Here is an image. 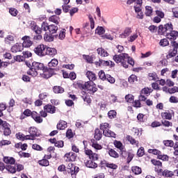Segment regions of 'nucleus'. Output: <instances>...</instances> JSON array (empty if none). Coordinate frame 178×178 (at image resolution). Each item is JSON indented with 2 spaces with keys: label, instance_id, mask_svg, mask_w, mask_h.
I'll list each match as a JSON object with an SVG mask.
<instances>
[{
  "label": "nucleus",
  "instance_id": "f257e3e1",
  "mask_svg": "<svg viewBox=\"0 0 178 178\" xmlns=\"http://www.w3.org/2000/svg\"><path fill=\"white\" fill-rule=\"evenodd\" d=\"M75 86L78 87V88H80V90H88V91L92 94V95H94V94L98 91L97 84L91 81H87L84 83H81V81H77Z\"/></svg>",
  "mask_w": 178,
  "mask_h": 178
},
{
  "label": "nucleus",
  "instance_id": "f03ea898",
  "mask_svg": "<svg viewBox=\"0 0 178 178\" xmlns=\"http://www.w3.org/2000/svg\"><path fill=\"white\" fill-rule=\"evenodd\" d=\"M178 52V43L176 41L171 42V46L166 55V59H172V58L176 57Z\"/></svg>",
  "mask_w": 178,
  "mask_h": 178
},
{
  "label": "nucleus",
  "instance_id": "7ed1b4c3",
  "mask_svg": "<svg viewBox=\"0 0 178 178\" xmlns=\"http://www.w3.org/2000/svg\"><path fill=\"white\" fill-rule=\"evenodd\" d=\"M171 30H173V24L172 23H168L164 25H160L158 29V34L159 35H166L168 37V33H170Z\"/></svg>",
  "mask_w": 178,
  "mask_h": 178
},
{
  "label": "nucleus",
  "instance_id": "20e7f679",
  "mask_svg": "<svg viewBox=\"0 0 178 178\" xmlns=\"http://www.w3.org/2000/svg\"><path fill=\"white\" fill-rule=\"evenodd\" d=\"M127 56H129L127 54H115L113 56V59L115 63H121L123 67H127V64L125 63Z\"/></svg>",
  "mask_w": 178,
  "mask_h": 178
},
{
  "label": "nucleus",
  "instance_id": "39448f33",
  "mask_svg": "<svg viewBox=\"0 0 178 178\" xmlns=\"http://www.w3.org/2000/svg\"><path fill=\"white\" fill-rule=\"evenodd\" d=\"M6 169L8 172L14 175L17 172H22L24 169V166L20 163H15L6 165Z\"/></svg>",
  "mask_w": 178,
  "mask_h": 178
},
{
  "label": "nucleus",
  "instance_id": "423d86ee",
  "mask_svg": "<svg viewBox=\"0 0 178 178\" xmlns=\"http://www.w3.org/2000/svg\"><path fill=\"white\" fill-rule=\"evenodd\" d=\"M31 30L35 33V35L33 36V40L35 41H40V40H42V29L38 25L36 24H33L31 26Z\"/></svg>",
  "mask_w": 178,
  "mask_h": 178
},
{
  "label": "nucleus",
  "instance_id": "0eeeda50",
  "mask_svg": "<svg viewBox=\"0 0 178 178\" xmlns=\"http://www.w3.org/2000/svg\"><path fill=\"white\" fill-rule=\"evenodd\" d=\"M34 52L38 56H45L47 52V45L43 44H38L36 47H35Z\"/></svg>",
  "mask_w": 178,
  "mask_h": 178
},
{
  "label": "nucleus",
  "instance_id": "6e6552de",
  "mask_svg": "<svg viewBox=\"0 0 178 178\" xmlns=\"http://www.w3.org/2000/svg\"><path fill=\"white\" fill-rule=\"evenodd\" d=\"M32 65H33V69L36 70V72H38V70H42L43 73H47V72H49V70H52V68H48L45 67V65L42 63H38V62L34 61L33 63H32Z\"/></svg>",
  "mask_w": 178,
  "mask_h": 178
},
{
  "label": "nucleus",
  "instance_id": "1a4fd4ad",
  "mask_svg": "<svg viewBox=\"0 0 178 178\" xmlns=\"http://www.w3.org/2000/svg\"><path fill=\"white\" fill-rule=\"evenodd\" d=\"M63 159L65 162H75L76 159H77V154L73 152H67L64 156Z\"/></svg>",
  "mask_w": 178,
  "mask_h": 178
},
{
  "label": "nucleus",
  "instance_id": "9d476101",
  "mask_svg": "<svg viewBox=\"0 0 178 178\" xmlns=\"http://www.w3.org/2000/svg\"><path fill=\"white\" fill-rule=\"evenodd\" d=\"M29 135H26L28 140H34L35 137H38V129L35 127H31L29 129Z\"/></svg>",
  "mask_w": 178,
  "mask_h": 178
},
{
  "label": "nucleus",
  "instance_id": "9b49d317",
  "mask_svg": "<svg viewBox=\"0 0 178 178\" xmlns=\"http://www.w3.org/2000/svg\"><path fill=\"white\" fill-rule=\"evenodd\" d=\"M84 152L86 155H87L90 159V161H98L99 159V154L97 153H93L92 150L89 149H85Z\"/></svg>",
  "mask_w": 178,
  "mask_h": 178
},
{
  "label": "nucleus",
  "instance_id": "f8f14e48",
  "mask_svg": "<svg viewBox=\"0 0 178 178\" xmlns=\"http://www.w3.org/2000/svg\"><path fill=\"white\" fill-rule=\"evenodd\" d=\"M162 119L165 120H172V118L175 116V111L172 109L166 110L164 112H162L161 114Z\"/></svg>",
  "mask_w": 178,
  "mask_h": 178
},
{
  "label": "nucleus",
  "instance_id": "ddd939ff",
  "mask_svg": "<svg viewBox=\"0 0 178 178\" xmlns=\"http://www.w3.org/2000/svg\"><path fill=\"white\" fill-rule=\"evenodd\" d=\"M3 129V134L6 136H10L12 134V131L10 130V124L6 121L1 122V125Z\"/></svg>",
  "mask_w": 178,
  "mask_h": 178
},
{
  "label": "nucleus",
  "instance_id": "4468645a",
  "mask_svg": "<svg viewBox=\"0 0 178 178\" xmlns=\"http://www.w3.org/2000/svg\"><path fill=\"white\" fill-rule=\"evenodd\" d=\"M151 162L152 163V165H154V166H156L154 168V170L155 172H156L157 174H161V170H162V162L159 160H156V159H152Z\"/></svg>",
  "mask_w": 178,
  "mask_h": 178
},
{
  "label": "nucleus",
  "instance_id": "2eb2a0df",
  "mask_svg": "<svg viewBox=\"0 0 178 178\" xmlns=\"http://www.w3.org/2000/svg\"><path fill=\"white\" fill-rule=\"evenodd\" d=\"M22 40H24L22 44L23 48H30V47L33 45V41L30 40V36L25 35L22 38Z\"/></svg>",
  "mask_w": 178,
  "mask_h": 178
},
{
  "label": "nucleus",
  "instance_id": "dca6fc26",
  "mask_svg": "<svg viewBox=\"0 0 178 178\" xmlns=\"http://www.w3.org/2000/svg\"><path fill=\"white\" fill-rule=\"evenodd\" d=\"M24 47L21 43H16L13 46H12L10 51L13 54H17V52H22L23 51Z\"/></svg>",
  "mask_w": 178,
  "mask_h": 178
},
{
  "label": "nucleus",
  "instance_id": "f3484780",
  "mask_svg": "<svg viewBox=\"0 0 178 178\" xmlns=\"http://www.w3.org/2000/svg\"><path fill=\"white\" fill-rule=\"evenodd\" d=\"M57 54L58 50H56V49L47 47L45 56L48 55L49 56L54 58V56H55V55H56Z\"/></svg>",
  "mask_w": 178,
  "mask_h": 178
},
{
  "label": "nucleus",
  "instance_id": "a211bd4d",
  "mask_svg": "<svg viewBox=\"0 0 178 178\" xmlns=\"http://www.w3.org/2000/svg\"><path fill=\"white\" fill-rule=\"evenodd\" d=\"M133 33V30L130 27H126L122 33L120 35V38H127Z\"/></svg>",
  "mask_w": 178,
  "mask_h": 178
},
{
  "label": "nucleus",
  "instance_id": "6ab92c4d",
  "mask_svg": "<svg viewBox=\"0 0 178 178\" xmlns=\"http://www.w3.org/2000/svg\"><path fill=\"white\" fill-rule=\"evenodd\" d=\"M97 53L101 58H106V56H109V53L102 47L97 48Z\"/></svg>",
  "mask_w": 178,
  "mask_h": 178
},
{
  "label": "nucleus",
  "instance_id": "aec40b11",
  "mask_svg": "<svg viewBox=\"0 0 178 178\" xmlns=\"http://www.w3.org/2000/svg\"><path fill=\"white\" fill-rule=\"evenodd\" d=\"M44 110L47 112V113L54 114L56 112V107L52 106L51 104H47L44 106Z\"/></svg>",
  "mask_w": 178,
  "mask_h": 178
},
{
  "label": "nucleus",
  "instance_id": "412c9836",
  "mask_svg": "<svg viewBox=\"0 0 178 178\" xmlns=\"http://www.w3.org/2000/svg\"><path fill=\"white\" fill-rule=\"evenodd\" d=\"M86 76L90 80L88 81H90V83H94L97 80V75L92 71L86 72Z\"/></svg>",
  "mask_w": 178,
  "mask_h": 178
},
{
  "label": "nucleus",
  "instance_id": "4be33fe9",
  "mask_svg": "<svg viewBox=\"0 0 178 178\" xmlns=\"http://www.w3.org/2000/svg\"><path fill=\"white\" fill-rule=\"evenodd\" d=\"M96 67H99L101 66H111L109 60H104L102 59H99V61L95 62Z\"/></svg>",
  "mask_w": 178,
  "mask_h": 178
},
{
  "label": "nucleus",
  "instance_id": "5701e85b",
  "mask_svg": "<svg viewBox=\"0 0 178 178\" xmlns=\"http://www.w3.org/2000/svg\"><path fill=\"white\" fill-rule=\"evenodd\" d=\"M86 168H90V169H97L98 168V164L95 163L94 160H88L85 163Z\"/></svg>",
  "mask_w": 178,
  "mask_h": 178
},
{
  "label": "nucleus",
  "instance_id": "b1692460",
  "mask_svg": "<svg viewBox=\"0 0 178 178\" xmlns=\"http://www.w3.org/2000/svg\"><path fill=\"white\" fill-rule=\"evenodd\" d=\"M126 140L129 143V144H131V145H136V147H138V144H140L138 140H135L134 138L130 135H127Z\"/></svg>",
  "mask_w": 178,
  "mask_h": 178
},
{
  "label": "nucleus",
  "instance_id": "393cba45",
  "mask_svg": "<svg viewBox=\"0 0 178 178\" xmlns=\"http://www.w3.org/2000/svg\"><path fill=\"white\" fill-rule=\"evenodd\" d=\"M66 127H67V122L62 120H60L56 125V129L58 130H65Z\"/></svg>",
  "mask_w": 178,
  "mask_h": 178
},
{
  "label": "nucleus",
  "instance_id": "a878e982",
  "mask_svg": "<svg viewBox=\"0 0 178 178\" xmlns=\"http://www.w3.org/2000/svg\"><path fill=\"white\" fill-rule=\"evenodd\" d=\"M3 161L7 165H15L16 163V159L10 156H4Z\"/></svg>",
  "mask_w": 178,
  "mask_h": 178
},
{
  "label": "nucleus",
  "instance_id": "bb28decb",
  "mask_svg": "<svg viewBox=\"0 0 178 178\" xmlns=\"http://www.w3.org/2000/svg\"><path fill=\"white\" fill-rule=\"evenodd\" d=\"M4 42L7 45H10L15 44V36L12 35H8L4 38Z\"/></svg>",
  "mask_w": 178,
  "mask_h": 178
},
{
  "label": "nucleus",
  "instance_id": "cd10ccee",
  "mask_svg": "<svg viewBox=\"0 0 178 178\" xmlns=\"http://www.w3.org/2000/svg\"><path fill=\"white\" fill-rule=\"evenodd\" d=\"M167 37L170 40H176L178 37V31L171 29V31L168 32Z\"/></svg>",
  "mask_w": 178,
  "mask_h": 178
},
{
  "label": "nucleus",
  "instance_id": "c85d7f7f",
  "mask_svg": "<svg viewBox=\"0 0 178 178\" xmlns=\"http://www.w3.org/2000/svg\"><path fill=\"white\" fill-rule=\"evenodd\" d=\"M94 138L96 141H99L102 138V131L98 128L95 130Z\"/></svg>",
  "mask_w": 178,
  "mask_h": 178
},
{
  "label": "nucleus",
  "instance_id": "c756f323",
  "mask_svg": "<svg viewBox=\"0 0 178 178\" xmlns=\"http://www.w3.org/2000/svg\"><path fill=\"white\" fill-rule=\"evenodd\" d=\"M160 174H157L159 176H164V177H172L173 176V172L169 171L168 170H161Z\"/></svg>",
  "mask_w": 178,
  "mask_h": 178
},
{
  "label": "nucleus",
  "instance_id": "7c9ffc66",
  "mask_svg": "<svg viewBox=\"0 0 178 178\" xmlns=\"http://www.w3.org/2000/svg\"><path fill=\"white\" fill-rule=\"evenodd\" d=\"M27 74L32 76V77H37L38 76V72L34 69V66L32 65L29 70L27 71Z\"/></svg>",
  "mask_w": 178,
  "mask_h": 178
},
{
  "label": "nucleus",
  "instance_id": "2f4dec72",
  "mask_svg": "<svg viewBox=\"0 0 178 178\" xmlns=\"http://www.w3.org/2000/svg\"><path fill=\"white\" fill-rule=\"evenodd\" d=\"M53 92L54 94H63L65 88H62V86H55L53 87Z\"/></svg>",
  "mask_w": 178,
  "mask_h": 178
},
{
  "label": "nucleus",
  "instance_id": "473e14b6",
  "mask_svg": "<svg viewBox=\"0 0 178 178\" xmlns=\"http://www.w3.org/2000/svg\"><path fill=\"white\" fill-rule=\"evenodd\" d=\"M49 22H51L55 24H59L60 22V17H59V16L58 15H51L49 17Z\"/></svg>",
  "mask_w": 178,
  "mask_h": 178
},
{
  "label": "nucleus",
  "instance_id": "72a5a7b5",
  "mask_svg": "<svg viewBox=\"0 0 178 178\" xmlns=\"http://www.w3.org/2000/svg\"><path fill=\"white\" fill-rule=\"evenodd\" d=\"M148 79L150 81H159V77H158V74L156 72H151L148 74Z\"/></svg>",
  "mask_w": 178,
  "mask_h": 178
},
{
  "label": "nucleus",
  "instance_id": "f704fd0d",
  "mask_svg": "<svg viewBox=\"0 0 178 178\" xmlns=\"http://www.w3.org/2000/svg\"><path fill=\"white\" fill-rule=\"evenodd\" d=\"M137 81H138V79L136 74H131L128 78V82L129 83V84H136V83H137Z\"/></svg>",
  "mask_w": 178,
  "mask_h": 178
},
{
  "label": "nucleus",
  "instance_id": "c9c22d12",
  "mask_svg": "<svg viewBox=\"0 0 178 178\" xmlns=\"http://www.w3.org/2000/svg\"><path fill=\"white\" fill-rule=\"evenodd\" d=\"M90 143L92 148H95V149H102V145L98 144L95 139H91Z\"/></svg>",
  "mask_w": 178,
  "mask_h": 178
},
{
  "label": "nucleus",
  "instance_id": "e433bc0d",
  "mask_svg": "<svg viewBox=\"0 0 178 178\" xmlns=\"http://www.w3.org/2000/svg\"><path fill=\"white\" fill-rule=\"evenodd\" d=\"M103 134L104 136H105V137H113V138H116V134L109 130V129L106 131H104V132H103Z\"/></svg>",
  "mask_w": 178,
  "mask_h": 178
},
{
  "label": "nucleus",
  "instance_id": "4c0bfd02",
  "mask_svg": "<svg viewBox=\"0 0 178 178\" xmlns=\"http://www.w3.org/2000/svg\"><path fill=\"white\" fill-rule=\"evenodd\" d=\"M125 63L127 65V67H125V69H127V67H129V65H131V66H134V59H133V58L131 57H129L128 56H127V60H125Z\"/></svg>",
  "mask_w": 178,
  "mask_h": 178
},
{
  "label": "nucleus",
  "instance_id": "58836bf2",
  "mask_svg": "<svg viewBox=\"0 0 178 178\" xmlns=\"http://www.w3.org/2000/svg\"><path fill=\"white\" fill-rule=\"evenodd\" d=\"M58 63H59V61H58V59L53 58L50 62H49L48 66L49 69H51V67H56Z\"/></svg>",
  "mask_w": 178,
  "mask_h": 178
},
{
  "label": "nucleus",
  "instance_id": "ea45409f",
  "mask_svg": "<svg viewBox=\"0 0 178 178\" xmlns=\"http://www.w3.org/2000/svg\"><path fill=\"white\" fill-rule=\"evenodd\" d=\"M57 31L58 26H56L55 24L49 25V33H50L51 34H56Z\"/></svg>",
  "mask_w": 178,
  "mask_h": 178
},
{
  "label": "nucleus",
  "instance_id": "a19ab883",
  "mask_svg": "<svg viewBox=\"0 0 178 178\" xmlns=\"http://www.w3.org/2000/svg\"><path fill=\"white\" fill-rule=\"evenodd\" d=\"M83 58L86 60L88 63H94V56L83 55Z\"/></svg>",
  "mask_w": 178,
  "mask_h": 178
},
{
  "label": "nucleus",
  "instance_id": "79ce46f5",
  "mask_svg": "<svg viewBox=\"0 0 178 178\" xmlns=\"http://www.w3.org/2000/svg\"><path fill=\"white\" fill-rule=\"evenodd\" d=\"M131 171L132 173H134L135 175H141L143 172V170H141V168L138 166H132Z\"/></svg>",
  "mask_w": 178,
  "mask_h": 178
},
{
  "label": "nucleus",
  "instance_id": "37998d69",
  "mask_svg": "<svg viewBox=\"0 0 178 178\" xmlns=\"http://www.w3.org/2000/svg\"><path fill=\"white\" fill-rule=\"evenodd\" d=\"M118 116V112L115 110H111L108 112V118L109 119H116Z\"/></svg>",
  "mask_w": 178,
  "mask_h": 178
},
{
  "label": "nucleus",
  "instance_id": "c03bdc74",
  "mask_svg": "<svg viewBox=\"0 0 178 178\" xmlns=\"http://www.w3.org/2000/svg\"><path fill=\"white\" fill-rule=\"evenodd\" d=\"M108 155H110L111 158H119V153L113 149H108Z\"/></svg>",
  "mask_w": 178,
  "mask_h": 178
},
{
  "label": "nucleus",
  "instance_id": "a18cd8bd",
  "mask_svg": "<svg viewBox=\"0 0 178 178\" xmlns=\"http://www.w3.org/2000/svg\"><path fill=\"white\" fill-rule=\"evenodd\" d=\"M24 57L23 56L17 55L14 56V60H11V64L15 62H24Z\"/></svg>",
  "mask_w": 178,
  "mask_h": 178
},
{
  "label": "nucleus",
  "instance_id": "49530a36",
  "mask_svg": "<svg viewBox=\"0 0 178 178\" xmlns=\"http://www.w3.org/2000/svg\"><path fill=\"white\" fill-rule=\"evenodd\" d=\"M44 40L46 42H52L54 38L52 35H49L47 33H45L44 35Z\"/></svg>",
  "mask_w": 178,
  "mask_h": 178
},
{
  "label": "nucleus",
  "instance_id": "de8ad7c7",
  "mask_svg": "<svg viewBox=\"0 0 178 178\" xmlns=\"http://www.w3.org/2000/svg\"><path fill=\"white\" fill-rule=\"evenodd\" d=\"M109 123L108 122H104V123H102L100 124L99 125V129L100 130H102L103 131V133L104 131H106V130L109 129Z\"/></svg>",
  "mask_w": 178,
  "mask_h": 178
},
{
  "label": "nucleus",
  "instance_id": "09e8293b",
  "mask_svg": "<svg viewBox=\"0 0 178 178\" xmlns=\"http://www.w3.org/2000/svg\"><path fill=\"white\" fill-rule=\"evenodd\" d=\"M38 163L40 165V166H49V161L47 160V159H42V160H39L38 161Z\"/></svg>",
  "mask_w": 178,
  "mask_h": 178
},
{
  "label": "nucleus",
  "instance_id": "8fccbe9b",
  "mask_svg": "<svg viewBox=\"0 0 178 178\" xmlns=\"http://www.w3.org/2000/svg\"><path fill=\"white\" fill-rule=\"evenodd\" d=\"M106 81L110 83V84H115L116 79L111 74H106Z\"/></svg>",
  "mask_w": 178,
  "mask_h": 178
},
{
  "label": "nucleus",
  "instance_id": "3c124183",
  "mask_svg": "<svg viewBox=\"0 0 178 178\" xmlns=\"http://www.w3.org/2000/svg\"><path fill=\"white\" fill-rule=\"evenodd\" d=\"M80 170V168L78 166H73V168H70V170H68V173H70L72 176L73 175H77L79 173V171Z\"/></svg>",
  "mask_w": 178,
  "mask_h": 178
},
{
  "label": "nucleus",
  "instance_id": "603ef678",
  "mask_svg": "<svg viewBox=\"0 0 178 178\" xmlns=\"http://www.w3.org/2000/svg\"><path fill=\"white\" fill-rule=\"evenodd\" d=\"M125 101L126 102H128L129 104H133L134 101V95L131 94H128L125 96Z\"/></svg>",
  "mask_w": 178,
  "mask_h": 178
},
{
  "label": "nucleus",
  "instance_id": "864d4df0",
  "mask_svg": "<svg viewBox=\"0 0 178 178\" xmlns=\"http://www.w3.org/2000/svg\"><path fill=\"white\" fill-rule=\"evenodd\" d=\"M119 153H120V156H122V158H127L129 152L126 150V147H122V149H120Z\"/></svg>",
  "mask_w": 178,
  "mask_h": 178
},
{
  "label": "nucleus",
  "instance_id": "5fc2aeb1",
  "mask_svg": "<svg viewBox=\"0 0 178 178\" xmlns=\"http://www.w3.org/2000/svg\"><path fill=\"white\" fill-rule=\"evenodd\" d=\"M152 91H154V90H152L151 88H144L143 89H142L141 92L142 94H144V95L148 97V95H149V94L152 92Z\"/></svg>",
  "mask_w": 178,
  "mask_h": 178
},
{
  "label": "nucleus",
  "instance_id": "6e6d98bb",
  "mask_svg": "<svg viewBox=\"0 0 178 178\" xmlns=\"http://www.w3.org/2000/svg\"><path fill=\"white\" fill-rule=\"evenodd\" d=\"M95 33L98 35H103V34H105V29L102 26H98L95 30Z\"/></svg>",
  "mask_w": 178,
  "mask_h": 178
},
{
  "label": "nucleus",
  "instance_id": "4d7b16f0",
  "mask_svg": "<svg viewBox=\"0 0 178 178\" xmlns=\"http://www.w3.org/2000/svg\"><path fill=\"white\" fill-rule=\"evenodd\" d=\"M147 152L149 154H153V155H156L158 158V156H159L161 152L158 150L157 149H149L147 150Z\"/></svg>",
  "mask_w": 178,
  "mask_h": 178
},
{
  "label": "nucleus",
  "instance_id": "13d9d810",
  "mask_svg": "<svg viewBox=\"0 0 178 178\" xmlns=\"http://www.w3.org/2000/svg\"><path fill=\"white\" fill-rule=\"evenodd\" d=\"M136 155L139 157L141 158V156H144L145 155V150L144 149V147H140L136 153Z\"/></svg>",
  "mask_w": 178,
  "mask_h": 178
},
{
  "label": "nucleus",
  "instance_id": "bf43d9fd",
  "mask_svg": "<svg viewBox=\"0 0 178 178\" xmlns=\"http://www.w3.org/2000/svg\"><path fill=\"white\" fill-rule=\"evenodd\" d=\"M114 145L115 147V148H118V149H122L124 147V146L123 145V143H122V142L119 141V140H115L114 141Z\"/></svg>",
  "mask_w": 178,
  "mask_h": 178
},
{
  "label": "nucleus",
  "instance_id": "052dcab7",
  "mask_svg": "<svg viewBox=\"0 0 178 178\" xmlns=\"http://www.w3.org/2000/svg\"><path fill=\"white\" fill-rule=\"evenodd\" d=\"M134 158V154L131 152H129L128 154H127V163H130Z\"/></svg>",
  "mask_w": 178,
  "mask_h": 178
},
{
  "label": "nucleus",
  "instance_id": "680f3d73",
  "mask_svg": "<svg viewBox=\"0 0 178 178\" xmlns=\"http://www.w3.org/2000/svg\"><path fill=\"white\" fill-rule=\"evenodd\" d=\"M160 47H168L169 45V40L167 38H163L160 40Z\"/></svg>",
  "mask_w": 178,
  "mask_h": 178
},
{
  "label": "nucleus",
  "instance_id": "e2e57ef3",
  "mask_svg": "<svg viewBox=\"0 0 178 178\" xmlns=\"http://www.w3.org/2000/svg\"><path fill=\"white\" fill-rule=\"evenodd\" d=\"M9 13L11 15V16L16 17V16H17V15L19 13V11L17 10V9H16L15 8H10L9 9Z\"/></svg>",
  "mask_w": 178,
  "mask_h": 178
},
{
  "label": "nucleus",
  "instance_id": "0e129e2a",
  "mask_svg": "<svg viewBox=\"0 0 178 178\" xmlns=\"http://www.w3.org/2000/svg\"><path fill=\"white\" fill-rule=\"evenodd\" d=\"M49 29V25L48 24V23L43 22L42 23L41 28H40V30H42H42L43 31H48Z\"/></svg>",
  "mask_w": 178,
  "mask_h": 178
},
{
  "label": "nucleus",
  "instance_id": "69168bd1",
  "mask_svg": "<svg viewBox=\"0 0 178 178\" xmlns=\"http://www.w3.org/2000/svg\"><path fill=\"white\" fill-rule=\"evenodd\" d=\"M132 106H134V108H141V102L139 99L134 100L132 102Z\"/></svg>",
  "mask_w": 178,
  "mask_h": 178
},
{
  "label": "nucleus",
  "instance_id": "338daca9",
  "mask_svg": "<svg viewBox=\"0 0 178 178\" xmlns=\"http://www.w3.org/2000/svg\"><path fill=\"white\" fill-rule=\"evenodd\" d=\"M163 143L165 147H172L175 145V143L173 142V140H163Z\"/></svg>",
  "mask_w": 178,
  "mask_h": 178
},
{
  "label": "nucleus",
  "instance_id": "774afa93",
  "mask_svg": "<svg viewBox=\"0 0 178 178\" xmlns=\"http://www.w3.org/2000/svg\"><path fill=\"white\" fill-rule=\"evenodd\" d=\"M145 9H146V12H145L146 16H152V7L149 6H147L145 7Z\"/></svg>",
  "mask_w": 178,
  "mask_h": 178
}]
</instances>
